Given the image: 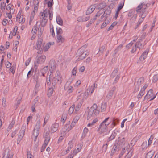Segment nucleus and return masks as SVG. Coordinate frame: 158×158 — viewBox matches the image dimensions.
<instances>
[{"mask_svg": "<svg viewBox=\"0 0 158 158\" xmlns=\"http://www.w3.org/2000/svg\"><path fill=\"white\" fill-rule=\"evenodd\" d=\"M109 119L110 117H108L106 118L101 123L107 127L111 123V121Z\"/></svg>", "mask_w": 158, "mask_h": 158, "instance_id": "nucleus-20", "label": "nucleus"}, {"mask_svg": "<svg viewBox=\"0 0 158 158\" xmlns=\"http://www.w3.org/2000/svg\"><path fill=\"white\" fill-rule=\"evenodd\" d=\"M146 14H143L142 16H139L140 17L138 23H137V26H138L143 21L144 19L146 17Z\"/></svg>", "mask_w": 158, "mask_h": 158, "instance_id": "nucleus-24", "label": "nucleus"}, {"mask_svg": "<svg viewBox=\"0 0 158 158\" xmlns=\"http://www.w3.org/2000/svg\"><path fill=\"white\" fill-rule=\"evenodd\" d=\"M135 46L137 48H141L143 46L144 44L142 40H135Z\"/></svg>", "mask_w": 158, "mask_h": 158, "instance_id": "nucleus-18", "label": "nucleus"}, {"mask_svg": "<svg viewBox=\"0 0 158 158\" xmlns=\"http://www.w3.org/2000/svg\"><path fill=\"white\" fill-rule=\"evenodd\" d=\"M6 6V4L4 2H2L1 3L0 9L2 12H4L5 10V7Z\"/></svg>", "mask_w": 158, "mask_h": 158, "instance_id": "nucleus-37", "label": "nucleus"}, {"mask_svg": "<svg viewBox=\"0 0 158 158\" xmlns=\"http://www.w3.org/2000/svg\"><path fill=\"white\" fill-rule=\"evenodd\" d=\"M42 42L41 40L38 41V44L36 45V48L38 50L42 49L41 47Z\"/></svg>", "mask_w": 158, "mask_h": 158, "instance_id": "nucleus-45", "label": "nucleus"}, {"mask_svg": "<svg viewBox=\"0 0 158 158\" xmlns=\"http://www.w3.org/2000/svg\"><path fill=\"white\" fill-rule=\"evenodd\" d=\"M53 90L52 88H50L48 90V97L51 96L52 94Z\"/></svg>", "mask_w": 158, "mask_h": 158, "instance_id": "nucleus-51", "label": "nucleus"}, {"mask_svg": "<svg viewBox=\"0 0 158 158\" xmlns=\"http://www.w3.org/2000/svg\"><path fill=\"white\" fill-rule=\"evenodd\" d=\"M95 8V6L94 5L91 6L86 11L87 15L89 14L92 13Z\"/></svg>", "mask_w": 158, "mask_h": 158, "instance_id": "nucleus-19", "label": "nucleus"}, {"mask_svg": "<svg viewBox=\"0 0 158 158\" xmlns=\"http://www.w3.org/2000/svg\"><path fill=\"white\" fill-rule=\"evenodd\" d=\"M64 89L66 91L69 93L72 92L73 90L72 86L68 84H66L65 85Z\"/></svg>", "mask_w": 158, "mask_h": 158, "instance_id": "nucleus-15", "label": "nucleus"}, {"mask_svg": "<svg viewBox=\"0 0 158 158\" xmlns=\"http://www.w3.org/2000/svg\"><path fill=\"white\" fill-rule=\"evenodd\" d=\"M99 113V110L97 105L95 103L93 104L88 112L87 119L89 120L91 117L96 116Z\"/></svg>", "mask_w": 158, "mask_h": 158, "instance_id": "nucleus-3", "label": "nucleus"}, {"mask_svg": "<svg viewBox=\"0 0 158 158\" xmlns=\"http://www.w3.org/2000/svg\"><path fill=\"white\" fill-rule=\"evenodd\" d=\"M27 158H34V156L31 155L30 152H28L27 153Z\"/></svg>", "mask_w": 158, "mask_h": 158, "instance_id": "nucleus-63", "label": "nucleus"}, {"mask_svg": "<svg viewBox=\"0 0 158 158\" xmlns=\"http://www.w3.org/2000/svg\"><path fill=\"white\" fill-rule=\"evenodd\" d=\"M149 52L148 50H147L145 51L142 54L140 58L141 60H143L145 58Z\"/></svg>", "mask_w": 158, "mask_h": 158, "instance_id": "nucleus-28", "label": "nucleus"}, {"mask_svg": "<svg viewBox=\"0 0 158 158\" xmlns=\"http://www.w3.org/2000/svg\"><path fill=\"white\" fill-rule=\"evenodd\" d=\"M95 87V84H94V86H91L88 88L85 92L83 98H85V96L87 97L88 96L91 95L93 92Z\"/></svg>", "mask_w": 158, "mask_h": 158, "instance_id": "nucleus-8", "label": "nucleus"}, {"mask_svg": "<svg viewBox=\"0 0 158 158\" xmlns=\"http://www.w3.org/2000/svg\"><path fill=\"white\" fill-rule=\"evenodd\" d=\"M54 44V42H49L47 43L43 47V50L46 52L47 51L51 45H53Z\"/></svg>", "mask_w": 158, "mask_h": 158, "instance_id": "nucleus-17", "label": "nucleus"}, {"mask_svg": "<svg viewBox=\"0 0 158 158\" xmlns=\"http://www.w3.org/2000/svg\"><path fill=\"white\" fill-rule=\"evenodd\" d=\"M83 102V100H82L79 102L78 104L76 107L75 110V112H77L80 109L81 106Z\"/></svg>", "mask_w": 158, "mask_h": 158, "instance_id": "nucleus-26", "label": "nucleus"}, {"mask_svg": "<svg viewBox=\"0 0 158 158\" xmlns=\"http://www.w3.org/2000/svg\"><path fill=\"white\" fill-rule=\"evenodd\" d=\"M78 147L76 149H74L73 152V155H76L77 153L79 152L81 150L82 146L81 144L78 145Z\"/></svg>", "mask_w": 158, "mask_h": 158, "instance_id": "nucleus-30", "label": "nucleus"}, {"mask_svg": "<svg viewBox=\"0 0 158 158\" xmlns=\"http://www.w3.org/2000/svg\"><path fill=\"white\" fill-rule=\"evenodd\" d=\"M107 127L106 126L101 123L98 128L99 132L100 134H102L106 132L107 131Z\"/></svg>", "mask_w": 158, "mask_h": 158, "instance_id": "nucleus-10", "label": "nucleus"}, {"mask_svg": "<svg viewBox=\"0 0 158 158\" xmlns=\"http://www.w3.org/2000/svg\"><path fill=\"white\" fill-rule=\"evenodd\" d=\"M117 149L116 146L114 147L112 149L111 152V155H113L116 152V150Z\"/></svg>", "mask_w": 158, "mask_h": 158, "instance_id": "nucleus-64", "label": "nucleus"}, {"mask_svg": "<svg viewBox=\"0 0 158 158\" xmlns=\"http://www.w3.org/2000/svg\"><path fill=\"white\" fill-rule=\"evenodd\" d=\"M88 131V129L86 127H85L83 130V134L82 136V138H84L85 137V135L87 133Z\"/></svg>", "mask_w": 158, "mask_h": 158, "instance_id": "nucleus-43", "label": "nucleus"}, {"mask_svg": "<svg viewBox=\"0 0 158 158\" xmlns=\"http://www.w3.org/2000/svg\"><path fill=\"white\" fill-rule=\"evenodd\" d=\"M48 66L45 67L41 69V71L43 75H44V74L46 73L48 71Z\"/></svg>", "mask_w": 158, "mask_h": 158, "instance_id": "nucleus-48", "label": "nucleus"}, {"mask_svg": "<svg viewBox=\"0 0 158 158\" xmlns=\"http://www.w3.org/2000/svg\"><path fill=\"white\" fill-rule=\"evenodd\" d=\"M50 68L54 70L56 68V66L54 63L53 62L51 63H50Z\"/></svg>", "mask_w": 158, "mask_h": 158, "instance_id": "nucleus-59", "label": "nucleus"}, {"mask_svg": "<svg viewBox=\"0 0 158 158\" xmlns=\"http://www.w3.org/2000/svg\"><path fill=\"white\" fill-rule=\"evenodd\" d=\"M40 125V121L38 120L36 122L34 130L39 131Z\"/></svg>", "mask_w": 158, "mask_h": 158, "instance_id": "nucleus-41", "label": "nucleus"}, {"mask_svg": "<svg viewBox=\"0 0 158 158\" xmlns=\"http://www.w3.org/2000/svg\"><path fill=\"white\" fill-rule=\"evenodd\" d=\"M49 131L48 129L45 130L44 134V138H46V137L49 136Z\"/></svg>", "mask_w": 158, "mask_h": 158, "instance_id": "nucleus-44", "label": "nucleus"}, {"mask_svg": "<svg viewBox=\"0 0 158 158\" xmlns=\"http://www.w3.org/2000/svg\"><path fill=\"white\" fill-rule=\"evenodd\" d=\"M86 54L87 53H84L82 55L77 56L78 57V60H80L85 59L86 57Z\"/></svg>", "mask_w": 158, "mask_h": 158, "instance_id": "nucleus-40", "label": "nucleus"}, {"mask_svg": "<svg viewBox=\"0 0 158 158\" xmlns=\"http://www.w3.org/2000/svg\"><path fill=\"white\" fill-rule=\"evenodd\" d=\"M15 118H13L10 124V126L12 127L15 124Z\"/></svg>", "mask_w": 158, "mask_h": 158, "instance_id": "nucleus-62", "label": "nucleus"}, {"mask_svg": "<svg viewBox=\"0 0 158 158\" xmlns=\"http://www.w3.org/2000/svg\"><path fill=\"white\" fill-rule=\"evenodd\" d=\"M147 7L146 5L143 3H142L139 4L136 8V11L137 14L139 16H141L143 14H146L145 13V10Z\"/></svg>", "mask_w": 158, "mask_h": 158, "instance_id": "nucleus-4", "label": "nucleus"}, {"mask_svg": "<svg viewBox=\"0 0 158 158\" xmlns=\"http://www.w3.org/2000/svg\"><path fill=\"white\" fill-rule=\"evenodd\" d=\"M124 3H121L119 4L117 10L119 11L120 10L123 8V6Z\"/></svg>", "mask_w": 158, "mask_h": 158, "instance_id": "nucleus-57", "label": "nucleus"}, {"mask_svg": "<svg viewBox=\"0 0 158 158\" xmlns=\"http://www.w3.org/2000/svg\"><path fill=\"white\" fill-rule=\"evenodd\" d=\"M156 94H154L152 90H150L147 94L146 95V98L149 99L150 100H153L156 97Z\"/></svg>", "mask_w": 158, "mask_h": 158, "instance_id": "nucleus-6", "label": "nucleus"}, {"mask_svg": "<svg viewBox=\"0 0 158 158\" xmlns=\"http://www.w3.org/2000/svg\"><path fill=\"white\" fill-rule=\"evenodd\" d=\"M47 82H51V81H55L56 79L55 77H53V73L52 72L50 71L49 73H48L47 76Z\"/></svg>", "mask_w": 158, "mask_h": 158, "instance_id": "nucleus-9", "label": "nucleus"}, {"mask_svg": "<svg viewBox=\"0 0 158 158\" xmlns=\"http://www.w3.org/2000/svg\"><path fill=\"white\" fill-rule=\"evenodd\" d=\"M15 67L14 66H12L9 69V73H12L13 74H14L15 71Z\"/></svg>", "mask_w": 158, "mask_h": 158, "instance_id": "nucleus-52", "label": "nucleus"}, {"mask_svg": "<svg viewBox=\"0 0 158 158\" xmlns=\"http://www.w3.org/2000/svg\"><path fill=\"white\" fill-rule=\"evenodd\" d=\"M113 95V92L110 91L107 95L106 96V98L107 99H110L111 97Z\"/></svg>", "mask_w": 158, "mask_h": 158, "instance_id": "nucleus-47", "label": "nucleus"}, {"mask_svg": "<svg viewBox=\"0 0 158 158\" xmlns=\"http://www.w3.org/2000/svg\"><path fill=\"white\" fill-rule=\"evenodd\" d=\"M56 21L58 24L60 25H63V20L60 16H57L56 18Z\"/></svg>", "mask_w": 158, "mask_h": 158, "instance_id": "nucleus-31", "label": "nucleus"}, {"mask_svg": "<svg viewBox=\"0 0 158 158\" xmlns=\"http://www.w3.org/2000/svg\"><path fill=\"white\" fill-rule=\"evenodd\" d=\"M154 152L153 151H151L149 152L146 155L147 158H151L154 155Z\"/></svg>", "mask_w": 158, "mask_h": 158, "instance_id": "nucleus-35", "label": "nucleus"}, {"mask_svg": "<svg viewBox=\"0 0 158 158\" xmlns=\"http://www.w3.org/2000/svg\"><path fill=\"white\" fill-rule=\"evenodd\" d=\"M67 117V114L66 113H63L61 117V121L64 123L66 120Z\"/></svg>", "mask_w": 158, "mask_h": 158, "instance_id": "nucleus-46", "label": "nucleus"}, {"mask_svg": "<svg viewBox=\"0 0 158 158\" xmlns=\"http://www.w3.org/2000/svg\"><path fill=\"white\" fill-rule=\"evenodd\" d=\"M22 9H20L17 15V19L18 20L19 23L21 24H23L25 20V18L23 17V16L22 15Z\"/></svg>", "mask_w": 158, "mask_h": 158, "instance_id": "nucleus-5", "label": "nucleus"}, {"mask_svg": "<svg viewBox=\"0 0 158 158\" xmlns=\"http://www.w3.org/2000/svg\"><path fill=\"white\" fill-rule=\"evenodd\" d=\"M50 116L48 114H47L45 116L44 119V123L43 124V126L44 127L46 124V123L48 121L49 118Z\"/></svg>", "mask_w": 158, "mask_h": 158, "instance_id": "nucleus-32", "label": "nucleus"}, {"mask_svg": "<svg viewBox=\"0 0 158 158\" xmlns=\"http://www.w3.org/2000/svg\"><path fill=\"white\" fill-rule=\"evenodd\" d=\"M75 108V105H72L69 108V113L71 114L74 111Z\"/></svg>", "mask_w": 158, "mask_h": 158, "instance_id": "nucleus-42", "label": "nucleus"}, {"mask_svg": "<svg viewBox=\"0 0 158 158\" xmlns=\"http://www.w3.org/2000/svg\"><path fill=\"white\" fill-rule=\"evenodd\" d=\"M117 24V22H114L112 23V24L111 25V26L108 28L107 30L109 31L110 30L112 29Z\"/></svg>", "mask_w": 158, "mask_h": 158, "instance_id": "nucleus-50", "label": "nucleus"}, {"mask_svg": "<svg viewBox=\"0 0 158 158\" xmlns=\"http://www.w3.org/2000/svg\"><path fill=\"white\" fill-rule=\"evenodd\" d=\"M73 143L71 142H69L68 145V149L66 150V152L70 150L71 148L73 147Z\"/></svg>", "mask_w": 158, "mask_h": 158, "instance_id": "nucleus-39", "label": "nucleus"}, {"mask_svg": "<svg viewBox=\"0 0 158 158\" xmlns=\"http://www.w3.org/2000/svg\"><path fill=\"white\" fill-rule=\"evenodd\" d=\"M118 71V69H116L114 70L112 72V76L113 77H114L117 74Z\"/></svg>", "mask_w": 158, "mask_h": 158, "instance_id": "nucleus-61", "label": "nucleus"}, {"mask_svg": "<svg viewBox=\"0 0 158 158\" xmlns=\"http://www.w3.org/2000/svg\"><path fill=\"white\" fill-rule=\"evenodd\" d=\"M144 81V78L143 77H141L139 78L137 81V83L139 85L143 83Z\"/></svg>", "mask_w": 158, "mask_h": 158, "instance_id": "nucleus-34", "label": "nucleus"}, {"mask_svg": "<svg viewBox=\"0 0 158 158\" xmlns=\"http://www.w3.org/2000/svg\"><path fill=\"white\" fill-rule=\"evenodd\" d=\"M135 40H132L130 43L128 44L126 46V48L128 49H129L131 48L134 44L135 43Z\"/></svg>", "mask_w": 158, "mask_h": 158, "instance_id": "nucleus-36", "label": "nucleus"}, {"mask_svg": "<svg viewBox=\"0 0 158 158\" xmlns=\"http://www.w3.org/2000/svg\"><path fill=\"white\" fill-rule=\"evenodd\" d=\"M57 37V40H62L63 39L61 35L62 33V30L61 28L59 27L56 28Z\"/></svg>", "mask_w": 158, "mask_h": 158, "instance_id": "nucleus-12", "label": "nucleus"}, {"mask_svg": "<svg viewBox=\"0 0 158 158\" xmlns=\"http://www.w3.org/2000/svg\"><path fill=\"white\" fill-rule=\"evenodd\" d=\"M25 129H21L19 134L18 137L17 139V143H19L21 140L22 139L24 135Z\"/></svg>", "mask_w": 158, "mask_h": 158, "instance_id": "nucleus-14", "label": "nucleus"}, {"mask_svg": "<svg viewBox=\"0 0 158 158\" xmlns=\"http://www.w3.org/2000/svg\"><path fill=\"white\" fill-rule=\"evenodd\" d=\"M50 32L52 33V36H55V32L54 31L53 27V26H50Z\"/></svg>", "mask_w": 158, "mask_h": 158, "instance_id": "nucleus-55", "label": "nucleus"}, {"mask_svg": "<svg viewBox=\"0 0 158 158\" xmlns=\"http://www.w3.org/2000/svg\"><path fill=\"white\" fill-rule=\"evenodd\" d=\"M38 5H34V9L32 10V11H34V12L36 13V12H37L38 8Z\"/></svg>", "mask_w": 158, "mask_h": 158, "instance_id": "nucleus-56", "label": "nucleus"}, {"mask_svg": "<svg viewBox=\"0 0 158 158\" xmlns=\"http://www.w3.org/2000/svg\"><path fill=\"white\" fill-rule=\"evenodd\" d=\"M98 119L97 118H96L94 119L91 123H89L87 124V126L88 127L92 126L95 124L96 122L98 121Z\"/></svg>", "mask_w": 158, "mask_h": 158, "instance_id": "nucleus-33", "label": "nucleus"}, {"mask_svg": "<svg viewBox=\"0 0 158 158\" xmlns=\"http://www.w3.org/2000/svg\"><path fill=\"white\" fill-rule=\"evenodd\" d=\"M106 108V104L105 103H103L102 104L100 109L101 112L105 111Z\"/></svg>", "mask_w": 158, "mask_h": 158, "instance_id": "nucleus-38", "label": "nucleus"}, {"mask_svg": "<svg viewBox=\"0 0 158 158\" xmlns=\"http://www.w3.org/2000/svg\"><path fill=\"white\" fill-rule=\"evenodd\" d=\"M35 14L36 13H35L34 11H32L31 12L30 17L28 19L29 23V24H31L33 22Z\"/></svg>", "mask_w": 158, "mask_h": 158, "instance_id": "nucleus-21", "label": "nucleus"}, {"mask_svg": "<svg viewBox=\"0 0 158 158\" xmlns=\"http://www.w3.org/2000/svg\"><path fill=\"white\" fill-rule=\"evenodd\" d=\"M46 58V57L45 56L42 55L37 58V63L38 64H41L45 61Z\"/></svg>", "mask_w": 158, "mask_h": 158, "instance_id": "nucleus-13", "label": "nucleus"}, {"mask_svg": "<svg viewBox=\"0 0 158 158\" xmlns=\"http://www.w3.org/2000/svg\"><path fill=\"white\" fill-rule=\"evenodd\" d=\"M40 24H38V22H37L36 25L34 26L32 30V35L31 36V40H34L35 38L37 32L38 39L40 38L43 34L44 27L46 25L48 20L40 17Z\"/></svg>", "mask_w": 158, "mask_h": 158, "instance_id": "nucleus-1", "label": "nucleus"}, {"mask_svg": "<svg viewBox=\"0 0 158 158\" xmlns=\"http://www.w3.org/2000/svg\"><path fill=\"white\" fill-rule=\"evenodd\" d=\"M64 130L65 131H69L71 129V128L70 127V122H69L67 123L65 125L64 127Z\"/></svg>", "mask_w": 158, "mask_h": 158, "instance_id": "nucleus-29", "label": "nucleus"}, {"mask_svg": "<svg viewBox=\"0 0 158 158\" xmlns=\"http://www.w3.org/2000/svg\"><path fill=\"white\" fill-rule=\"evenodd\" d=\"M45 138V139L44 141V145L47 146V145L48 144V142L50 140V138L49 137H46V138Z\"/></svg>", "mask_w": 158, "mask_h": 158, "instance_id": "nucleus-54", "label": "nucleus"}, {"mask_svg": "<svg viewBox=\"0 0 158 158\" xmlns=\"http://www.w3.org/2000/svg\"><path fill=\"white\" fill-rule=\"evenodd\" d=\"M55 77L56 79L55 81H56V80H57L60 83L62 81V78L60 73L59 71H56V76Z\"/></svg>", "mask_w": 158, "mask_h": 158, "instance_id": "nucleus-16", "label": "nucleus"}, {"mask_svg": "<svg viewBox=\"0 0 158 158\" xmlns=\"http://www.w3.org/2000/svg\"><path fill=\"white\" fill-rule=\"evenodd\" d=\"M9 38L10 39H19L20 38V36L18 34H13L10 33L9 35Z\"/></svg>", "mask_w": 158, "mask_h": 158, "instance_id": "nucleus-25", "label": "nucleus"}, {"mask_svg": "<svg viewBox=\"0 0 158 158\" xmlns=\"http://www.w3.org/2000/svg\"><path fill=\"white\" fill-rule=\"evenodd\" d=\"M58 127V124L57 123H54L53 124L51 128V131L52 132H55L57 129V128Z\"/></svg>", "mask_w": 158, "mask_h": 158, "instance_id": "nucleus-22", "label": "nucleus"}, {"mask_svg": "<svg viewBox=\"0 0 158 158\" xmlns=\"http://www.w3.org/2000/svg\"><path fill=\"white\" fill-rule=\"evenodd\" d=\"M53 4V0H49L47 2L48 7L46 8L43 12L40 13V17L48 20L49 16L50 20H52L53 14V8L52 7Z\"/></svg>", "mask_w": 158, "mask_h": 158, "instance_id": "nucleus-2", "label": "nucleus"}, {"mask_svg": "<svg viewBox=\"0 0 158 158\" xmlns=\"http://www.w3.org/2000/svg\"><path fill=\"white\" fill-rule=\"evenodd\" d=\"M39 134V131L38 130H34V132H33V135L34 136V137L35 138V139H36L37 136H38Z\"/></svg>", "mask_w": 158, "mask_h": 158, "instance_id": "nucleus-49", "label": "nucleus"}, {"mask_svg": "<svg viewBox=\"0 0 158 158\" xmlns=\"http://www.w3.org/2000/svg\"><path fill=\"white\" fill-rule=\"evenodd\" d=\"M77 68L76 67H75L73 69L72 71V74L74 76H75L76 75V73H77Z\"/></svg>", "mask_w": 158, "mask_h": 158, "instance_id": "nucleus-58", "label": "nucleus"}, {"mask_svg": "<svg viewBox=\"0 0 158 158\" xmlns=\"http://www.w3.org/2000/svg\"><path fill=\"white\" fill-rule=\"evenodd\" d=\"M125 144V139L124 138L121 139L119 142L118 146L119 147L123 148L124 149H125L124 145Z\"/></svg>", "mask_w": 158, "mask_h": 158, "instance_id": "nucleus-23", "label": "nucleus"}, {"mask_svg": "<svg viewBox=\"0 0 158 158\" xmlns=\"http://www.w3.org/2000/svg\"><path fill=\"white\" fill-rule=\"evenodd\" d=\"M13 6L10 4H8L6 7V9L7 10H10L11 13H14V10L13 9Z\"/></svg>", "mask_w": 158, "mask_h": 158, "instance_id": "nucleus-27", "label": "nucleus"}, {"mask_svg": "<svg viewBox=\"0 0 158 158\" xmlns=\"http://www.w3.org/2000/svg\"><path fill=\"white\" fill-rule=\"evenodd\" d=\"M13 154L8 148H6L5 151L3 158H12Z\"/></svg>", "mask_w": 158, "mask_h": 158, "instance_id": "nucleus-7", "label": "nucleus"}, {"mask_svg": "<svg viewBox=\"0 0 158 158\" xmlns=\"http://www.w3.org/2000/svg\"><path fill=\"white\" fill-rule=\"evenodd\" d=\"M84 53H86L85 46H82L78 50L77 53V56L82 55Z\"/></svg>", "mask_w": 158, "mask_h": 158, "instance_id": "nucleus-11", "label": "nucleus"}, {"mask_svg": "<svg viewBox=\"0 0 158 158\" xmlns=\"http://www.w3.org/2000/svg\"><path fill=\"white\" fill-rule=\"evenodd\" d=\"M158 79V74L155 75L152 79V81L153 82H156L157 81Z\"/></svg>", "mask_w": 158, "mask_h": 158, "instance_id": "nucleus-53", "label": "nucleus"}, {"mask_svg": "<svg viewBox=\"0 0 158 158\" xmlns=\"http://www.w3.org/2000/svg\"><path fill=\"white\" fill-rule=\"evenodd\" d=\"M5 65L7 68H10L11 67V64L8 61L6 62Z\"/></svg>", "mask_w": 158, "mask_h": 158, "instance_id": "nucleus-60", "label": "nucleus"}]
</instances>
